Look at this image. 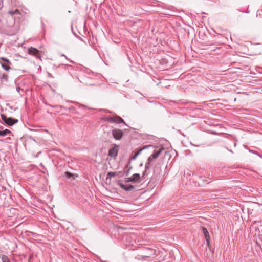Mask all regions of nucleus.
Here are the masks:
<instances>
[{"label":"nucleus","mask_w":262,"mask_h":262,"mask_svg":"<svg viewBox=\"0 0 262 262\" xmlns=\"http://www.w3.org/2000/svg\"><path fill=\"white\" fill-rule=\"evenodd\" d=\"M112 136L117 140H120L123 136V132L119 129H114L112 132Z\"/></svg>","instance_id":"3"},{"label":"nucleus","mask_w":262,"mask_h":262,"mask_svg":"<svg viewBox=\"0 0 262 262\" xmlns=\"http://www.w3.org/2000/svg\"><path fill=\"white\" fill-rule=\"evenodd\" d=\"M2 119L8 125H12L15 123L17 122V119H14L12 118H7L5 115H1Z\"/></svg>","instance_id":"4"},{"label":"nucleus","mask_w":262,"mask_h":262,"mask_svg":"<svg viewBox=\"0 0 262 262\" xmlns=\"http://www.w3.org/2000/svg\"><path fill=\"white\" fill-rule=\"evenodd\" d=\"M8 13L11 15H14V14H20V12L18 9H16L14 11H9L8 12Z\"/></svg>","instance_id":"12"},{"label":"nucleus","mask_w":262,"mask_h":262,"mask_svg":"<svg viewBox=\"0 0 262 262\" xmlns=\"http://www.w3.org/2000/svg\"><path fill=\"white\" fill-rule=\"evenodd\" d=\"M28 53L29 54L35 56L36 57L41 60V58L39 54V51L37 49L31 47L28 49Z\"/></svg>","instance_id":"5"},{"label":"nucleus","mask_w":262,"mask_h":262,"mask_svg":"<svg viewBox=\"0 0 262 262\" xmlns=\"http://www.w3.org/2000/svg\"><path fill=\"white\" fill-rule=\"evenodd\" d=\"M2 261H3V262H10L9 261L8 258L6 256H3Z\"/></svg>","instance_id":"15"},{"label":"nucleus","mask_w":262,"mask_h":262,"mask_svg":"<svg viewBox=\"0 0 262 262\" xmlns=\"http://www.w3.org/2000/svg\"><path fill=\"white\" fill-rule=\"evenodd\" d=\"M106 120L112 123L119 124L121 123H123L125 124L122 118L118 116L108 117L106 119Z\"/></svg>","instance_id":"2"},{"label":"nucleus","mask_w":262,"mask_h":262,"mask_svg":"<svg viewBox=\"0 0 262 262\" xmlns=\"http://www.w3.org/2000/svg\"><path fill=\"white\" fill-rule=\"evenodd\" d=\"M202 230L206 239L210 238L209 232L206 228L202 227Z\"/></svg>","instance_id":"9"},{"label":"nucleus","mask_w":262,"mask_h":262,"mask_svg":"<svg viewBox=\"0 0 262 262\" xmlns=\"http://www.w3.org/2000/svg\"><path fill=\"white\" fill-rule=\"evenodd\" d=\"M164 149V147H161L158 150H155L154 153L148 158V162L146 163V167L149 166L150 163L155 161Z\"/></svg>","instance_id":"1"},{"label":"nucleus","mask_w":262,"mask_h":262,"mask_svg":"<svg viewBox=\"0 0 262 262\" xmlns=\"http://www.w3.org/2000/svg\"><path fill=\"white\" fill-rule=\"evenodd\" d=\"M118 146L115 145L113 147L111 148L108 151V156L112 157H116L118 152Z\"/></svg>","instance_id":"6"},{"label":"nucleus","mask_w":262,"mask_h":262,"mask_svg":"<svg viewBox=\"0 0 262 262\" xmlns=\"http://www.w3.org/2000/svg\"><path fill=\"white\" fill-rule=\"evenodd\" d=\"M10 133L11 132L7 129H6L4 130H0V136H5L6 135H7L8 134H10Z\"/></svg>","instance_id":"11"},{"label":"nucleus","mask_w":262,"mask_h":262,"mask_svg":"<svg viewBox=\"0 0 262 262\" xmlns=\"http://www.w3.org/2000/svg\"><path fill=\"white\" fill-rule=\"evenodd\" d=\"M140 175L135 173L128 178L129 181L138 182L140 179Z\"/></svg>","instance_id":"8"},{"label":"nucleus","mask_w":262,"mask_h":262,"mask_svg":"<svg viewBox=\"0 0 262 262\" xmlns=\"http://www.w3.org/2000/svg\"><path fill=\"white\" fill-rule=\"evenodd\" d=\"M0 59L1 60H3V61H5V62H6L8 64H10L11 63L10 61L8 59H6V58H5L4 57H1Z\"/></svg>","instance_id":"17"},{"label":"nucleus","mask_w":262,"mask_h":262,"mask_svg":"<svg viewBox=\"0 0 262 262\" xmlns=\"http://www.w3.org/2000/svg\"><path fill=\"white\" fill-rule=\"evenodd\" d=\"M119 185L121 188L127 191H131L134 189V187L132 185H124L120 183H119Z\"/></svg>","instance_id":"7"},{"label":"nucleus","mask_w":262,"mask_h":262,"mask_svg":"<svg viewBox=\"0 0 262 262\" xmlns=\"http://www.w3.org/2000/svg\"><path fill=\"white\" fill-rule=\"evenodd\" d=\"M210 238H208V239H206V241H207V246H208V247H210Z\"/></svg>","instance_id":"18"},{"label":"nucleus","mask_w":262,"mask_h":262,"mask_svg":"<svg viewBox=\"0 0 262 262\" xmlns=\"http://www.w3.org/2000/svg\"><path fill=\"white\" fill-rule=\"evenodd\" d=\"M116 176V173L114 172H109L107 174L106 180L110 179L111 177H113Z\"/></svg>","instance_id":"13"},{"label":"nucleus","mask_w":262,"mask_h":262,"mask_svg":"<svg viewBox=\"0 0 262 262\" xmlns=\"http://www.w3.org/2000/svg\"><path fill=\"white\" fill-rule=\"evenodd\" d=\"M64 174H65V176L68 178H70L71 177H72L73 176V174L72 173H71L70 172H66Z\"/></svg>","instance_id":"16"},{"label":"nucleus","mask_w":262,"mask_h":262,"mask_svg":"<svg viewBox=\"0 0 262 262\" xmlns=\"http://www.w3.org/2000/svg\"><path fill=\"white\" fill-rule=\"evenodd\" d=\"M2 67L6 71H9L10 69V67L5 64H2Z\"/></svg>","instance_id":"14"},{"label":"nucleus","mask_w":262,"mask_h":262,"mask_svg":"<svg viewBox=\"0 0 262 262\" xmlns=\"http://www.w3.org/2000/svg\"><path fill=\"white\" fill-rule=\"evenodd\" d=\"M152 147V145H148V146H144L143 148H142L140 149L138 151H137V152L135 154V155H134V156L133 158H134V159H135V158H136L138 156V155H139V154L141 153V152L143 150H144V149H145V148H147V147Z\"/></svg>","instance_id":"10"}]
</instances>
